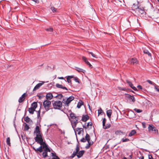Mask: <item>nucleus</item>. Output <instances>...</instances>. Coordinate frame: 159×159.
<instances>
[{
	"label": "nucleus",
	"instance_id": "nucleus-1",
	"mask_svg": "<svg viewBox=\"0 0 159 159\" xmlns=\"http://www.w3.org/2000/svg\"><path fill=\"white\" fill-rule=\"evenodd\" d=\"M67 116H68L69 120L71 122L72 127L75 131V129L78 122L79 117L78 116H76L75 114L72 112L70 114V116L68 115H67Z\"/></svg>",
	"mask_w": 159,
	"mask_h": 159
},
{
	"label": "nucleus",
	"instance_id": "nucleus-2",
	"mask_svg": "<svg viewBox=\"0 0 159 159\" xmlns=\"http://www.w3.org/2000/svg\"><path fill=\"white\" fill-rule=\"evenodd\" d=\"M34 134H36V137L34 139L35 141L38 143H41L43 142V140L42 136V133L40 131L39 127L37 125L34 129Z\"/></svg>",
	"mask_w": 159,
	"mask_h": 159
},
{
	"label": "nucleus",
	"instance_id": "nucleus-3",
	"mask_svg": "<svg viewBox=\"0 0 159 159\" xmlns=\"http://www.w3.org/2000/svg\"><path fill=\"white\" fill-rule=\"evenodd\" d=\"M87 141L88 142V144H87L85 148L87 149H89L90 146L92 145L93 144V142L90 140V138L89 135L88 134H86L85 138H83L80 140V141L84 143Z\"/></svg>",
	"mask_w": 159,
	"mask_h": 159
},
{
	"label": "nucleus",
	"instance_id": "nucleus-4",
	"mask_svg": "<svg viewBox=\"0 0 159 159\" xmlns=\"http://www.w3.org/2000/svg\"><path fill=\"white\" fill-rule=\"evenodd\" d=\"M41 145H42L43 148L44 149V152H43V156L44 158L47 157L48 156L47 152H51V150L48 147V145L46 144L45 142H43L41 143H39Z\"/></svg>",
	"mask_w": 159,
	"mask_h": 159
},
{
	"label": "nucleus",
	"instance_id": "nucleus-5",
	"mask_svg": "<svg viewBox=\"0 0 159 159\" xmlns=\"http://www.w3.org/2000/svg\"><path fill=\"white\" fill-rule=\"evenodd\" d=\"M148 131L149 132H154V133L158 134V132L156 127L152 125H149L148 127Z\"/></svg>",
	"mask_w": 159,
	"mask_h": 159
},
{
	"label": "nucleus",
	"instance_id": "nucleus-6",
	"mask_svg": "<svg viewBox=\"0 0 159 159\" xmlns=\"http://www.w3.org/2000/svg\"><path fill=\"white\" fill-rule=\"evenodd\" d=\"M54 108L60 109L62 106V103L60 101H55L53 103Z\"/></svg>",
	"mask_w": 159,
	"mask_h": 159
},
{
	"label": "nucleus",
	"instance_id": "nucleus-7",
	"mask_svg": "<svg viewBox=\"0 0 159 159\" xmlns=\"http://www.w3.org/2000/svg\"><path fill=\"white\" fill-rule=\"evenodd\" d=\"M51 104V102L48 100H45L43 102V106L47 111L49 110Z\"/></svg>",
	"mask_w": 159,
	"mask_h": 159
},
{
	"label": "nucleus",
	"instance_id": "nucleus-8",
	"mask_svg": "<svg viewBox=\"0 0 159 159\" xmlns=\"http://www.w3.org/2000/svg\"><path fill=\"white\" fill-rule=\"evenodd\" d=\"M74 99V97L73 96H71L68 98L66 100L65 99L63 100L62 102L65 103L67 106H68L69 103Z\"/></svg>",
	"mask_w": 159,
	"mask_h": 159
},
{
	"label": "nucleus",
	"instance_id": "nucleus-9",
	"mask_svg": "<svg viewBox=\"0 0 159 159\" xmlns=\"http://www.w3.org/2000/svg\"><path fill=\"white\" fill-rule=\"evenodd\" d=\"M27 96V94L25 93L23 94L21 97L18 100V102L19 103H21L24 101L25 99V97Z\"/></svg>",
	"mask_w": 159,
	"mask_h": 159
},
{
	"label": "nucleus",
	"instance_id": "nucleus-10",
	"mask_svg": "<svg viewBox=\"0 0 159 159\" xmlns=\"http://www.w3.org/2000/svg\"><path fill=\"white\" fill-rule=\"evenodd\" d=\"M44 83V82L41 81V83H38L34 87L33 89V91H34L38 89Z\"/></svg>",
	"mask_w": 159,
	"mask_h": 159
},
{
	"label": "nucleus",
	"instance_id": "nucleus-11",
	"mask_svg": "<svg viewBox=\"0 0 159 159\" xmlns=\"http://www.w3.org/2000/svg\"><path fill=\"white\" fill-rule=\"evenodd\" d=\"M55 86L57 88L61 89H63L67 91L68 90V89L66 87L61 84H56Z\"/></svg>",
	"mask_w": 159,
	"mask_h": 159
},
{
	"label": "nucleus",
	"instance_id": "nucleus-12",
	"mask_svg": "<svg viewBox=\"0 0 159 159\" xmlns=\"http://www.w3.org/2000/svg\"><path fill=\"white\" fill-rule=\"evenodd\" d=\"M31 147L36 152L39 151L40 153H41L43 151L42 149V148H43L42 145H41V146L37 149H36L34 146H32Z\"/></svg>",
	"mask_w": 159,
	"mask_h": 159
},
{
	"label": "nucleus",
	"instance_id": "nucleus-13",
	"mask_svg": "<svg viewBox=\"0 0 159 159\" xmlns=\"http://www.w3.org/2000/svg\"><path fill=\"white\" fill-rule=\"evenodd\" d=\"M126 82L127 83H128L129 85L130 86V87L131 88L134 90V91H137V88L134 87L132 84V83L130 81H129V80H126Z\"/></svg>",
	"mask_w": 159,
	"mask_h": 159
},
{
	"label": "nucleus",
	"instance_id": "nucleus-14",
	"mask_svg": "<svg viewBox=\"0 0 159 159\" xmlns=\"http://www.w3.org/2000/svg\"><path fill=\"white\" fill-rule=\"evenodd\" d=\"M74 75L68 76L66 77L67 82L70 85H71V79L74 78Z\"/></svg>",
	"mask_w": 159,
	"mask_h": 159
},
{
	"label": "nucleus",
	"instance_id": "nucleus-15",
	"mask_svg": "<svg viewBox=\"0 0 159 159\" xmlns=\"http://www.w3.org/2000/svg\"><path fill=\"white\" fill-rule=\"evenodd\" d=\"M53 95L51 93H48L46 94V98L47 100H51L53 98Z\"/></svg>",
	"mask_w": 159,
	"mask_h": 159
},
{
	"label": "nucleus",
	"instance_id": "nucleus-16",
	"mask_svg": "<svg viewBox=\"0 0 159 159\" xmlns=\"http://www.w3.org/2000/svg\"><path fill=\"white\" fill-rule=\"evenodd\" d=\"M84 153V151L81 150L80 152H79L77 153L78 154L77 155V156L78 158H80L81 157Z\"/></svg>",
	"mask_w": 159,
	"mask_h": 159
},
{
	"label": "nucleus",
	"instance_id": "nucleus-17",
	"mask_svg": "<svg viewBox=\"0 0 159 159\" xmlns=\"http://www.w3.org/2000/svg\"><path fill=\"white\" fill-rule=\"evenodd\" d=\"M82 60L84 62H85V63L87 65H89V67H91L92 66L90 63L88 61L87 58L85 57H83Z\"/></svg>",
	"mask_w": 159,
	"mask_h": 159
},
{
	"label": "nucleus",
	"instance_id": "nucleus-18",
	"mask_svg": "<svg viewBox=\"0 0 159 159\" xmlns=\"http://www.w3.org/2000/svg\"><path fill=\"white\" fill-rule=\"evenodd\" d=\"M136 11L137 12L139 13V14H143L145 12L142 9L140 8H139L138 7V8L136 9Z\"/></svg>",
	"mask_w": 159,
	"mask_h": 159
},
{
	"label": "nucleus",
	"instance_id": "nucleus-19",
	"mask_svg": "<svg viewBox=\"0 0 159 159\" xmlns=\"http://www.w3.org/2000/svg\"><path fill=\"white\" fill-rule=\"evenodd\" d=\"M89 116L88 115H85L82 116L81 120L85 122L89 120Z\"/></svg>",
	"mask_w": 159,
	"mask_h": 159
},
{
	"label": "nucleus",
	"instance_id": "nucleus-20",
	"mask_svg": "<svg viewBox=\"0 0 159 159\" xmlns=\"http://www.w3.org/2000/svg\"><path fill=\"white\" fill-rule=\"evenodd\" d=\"M125 134V132H123L120 130H117L115 131V134L116 135H120L121 134L124 135Z\"/></svg>",
	"mask_w": 159,
	"mask_h": 159
},
{
	"label": "nucleus",
	"instance_id": "nucleus-21",
	"mask_svg": "<svg viewBox=\"0 0 159 159\" xmlns=\"http://www.w3.org/2000/svg\"><path fill=\"white\" fill-rule=\"evenodd\" d=\"M130 62L131 64H134V63H137L138 61L136 58H134L131 59L130 61Z\"/></svg>",
	"mask_w": 159,
	"mask_h": 159
},
{
	"label": "nucleus",
	"instance_id": "nucleus-22",
	"mask_svg": "<svg viewBox=\"0 0 159 159\" xmlns=\"http://www.w3.org/2000/svg\"><path fill=\"white\" fill-rule=\"evenodd\" d=\"M75 70L78 71V72H82L84 73L86 72L85 70L80 68H79L78 67H75Z\"/></svg>",
	"mask_w": 159,
	"mask_h": 159
},
{
	"label": "nucleus",
	"instance_id": "nucleus-23",
	"mask_svg": "<svg viewBox=\"0 0 159 159\" xmlns=\"http://www.w3.org/2000/svg\"><path fill=\"white\" fill-rule=\"evenodd\" d=\"M128 97L129 100H131V101L134 102L135 101V100L134 97L133 96H131L129 94H128Z\"/></svg>",
	"mask_w": 159,
	"mask_h": 159
},
{
	"label": "nucleus",
	"instance_id": "nucleus-24",
	"mask_svg": "<svg viewBox=\"0 0 159 159\" xmlns=\"http://www.w3.org/2000/svg\"><path fill=\"white\" fill-rule=\"evenodd\" d=\"M112 111L111 110H107V116H108L109 118H110L111 114H112Z\"/></svg>",
	"mask_w": 159,
	"mask_h": 159
},
{
	"label": "nucleus",
	"instance_id": "nucleus-25",
	"mask_svg": "<svg viewBox=\"0 0 159 159\" xmlns=\"http://www.w3.org/2000/svg\"><path fill=\"white\" fill-rule=\"evenodd\" d=\"M37 107V103L36 102H33L31 105V107L35 110Z\"/></svg>",
	"mask_w": 159,
	"mask_h": 159
},
{
	"label": "nucleus",
	"instance_id": "nucleus-26",
	"mask_svg": "<svg viewBox=\"0 0 159 159\" xmlns=\"http://www.w3.org/2000/svg\"><path fill=\"white\" fill-rule=\"evenodd\" d=\"M136 131L135 130H132L129 134L128 136L129 137H131L133 136L134 134L136 133Z\"/></svg>",
	"mask_w": 159,
	"mask_h": 159
},
{
	"label": "nucleus",
	"instance_id": "nucleus-27",
	"mask_svg": "<svg viewBox=\"0 0 159 159\" xmlns=\"http://www.w3.org/2000/svg\"><path fill=\"white\" fill-rule=\"evenodd\" d=\"M143 52L144 53L148 55L149 57L150 58H151V53L147 50H144L143 51Z\"/></svg>",
	"mask_w": 159,
	"mask_h": 159
},
{
	"label": "nucleus",
	"instance_id": "nucleus-28",
	"mask_svg": "<svg viewBox=\"0 0 159 159\" xmlns=\"http://www.w3.org/2000/svg\"><path fill=\"white\" fill-rule=\"evenodd\" d=\"M76 130L78 132V134H81L82 132H83V129L82 128H77L76 129Z\"/></svg>",
	"mask_w": 159,
	"mask_h": 159
},
{
	"label": "nucleus",
	"instance_id": "nucleus-29",
	"mask_svg": "<svg viewBox=\"0 0 159 159\" xmlns=\"http://www.w3.org/2000/svg\"><path fill=\"white\" fill-rule=\"evenodd\" d=\"M28 111L30 114H33L34 111H35V109L30 107L29 108Z\"/></svg>",
	"mask_w": 159,
	"mask_h": 159
},
{
	"label": "nucleus",
	"instance_id": "nucleus-30",
	"mask_svg": "<svg viewBox=\"0 0 159 159\" xmlns=\"http://www.w3.org/2000/svg\"><path fill=\"white\" fill-rule=\"evenodd\" d=\"M83 105V102L82 101L80 100L78 103L77 107L78 108H80Z\"/></svg>",
	"mask_w": 159,
	"mask_h": 159
},
{
	"label": "nucleus",
	"instance_id": "nucleus-31",
	"mask_svg": "<svg viewBox=\"0 0 159 159\" xmlns=\"http://www.w3.org/2000/svg\"><path fill=\"white\" fill-rule=\"evenodd\" d=\"M6 143L8 146H11V144L10 143V139L9 137H8L7 139Z\"/></svg>",
	"mask_w": 159,
	"mask_h": 159
},
{
	"label": "nucleus",
	"instance_id": "nucleus-32",
	"mask_svg": "<svg viewBox=\"0 0 159 159\" xmlns=\"http://www.w3.org/2000/svg\"><path fill=\"white\" fill-rule=\"evenodd\" d=\"M92 124V122H88V123L87 125L86 126H84L83 125V127L85 129H86L87 128H88L89 126H91Z\"/></svg>",
	"mask_w": 159,
	"mask_h": 159
},
{
	"label": "nucleus",
	"instance_id": "nucleus-33",
	"mask_svg": "<svg viewBox=\"0 0 159 159\" xmlns=\"http://www.w3.org/2000/svg\"><path fill=\"white\" fill-rule=\"evenodd\" d=\"M88 52L89 54H91V55L93 57L95 58H97V55H95L93 52Z\"/></svg>",
	"mask_w": 159,
	"mask_h": 159
},
{
	"label": "nucleus",
	"instance_id": "nucleus-34",
	"mask_svg": "<svg viewBox=\"0 0 159 159\" xmlns=\"http://www.w3.org/2000/svg\"><path fill=\"white\" fill-rule=\"evenodd\" d=\"M111 127V125L110 124H107L106 125H105V126L103 127L104 129H107Z\"/></svg>",
	"mask_w": 159,
	"mask_h": 159
},
{
	"label": "nucleus",
	"instance_id": "nucleus-35",
	"mask_svg": "<svg viewBox=\"0 0 159 159\" xmlns=\"http://www.w3.org/2000/svg\"><path fill=\"white\" fill-rule=\"evenodd\" d=\"M24 128L25 130L26 131L28 130L29 129V126L26 123L25 124V125L24 127Z\"/></svg>",
	"mask_w": 159,
	"mask_h": 159
},
{
	"label": "nucleus",
	"instance_id": "nucleus-36",
	"mask_svg": "<svg viewBox=\"0 0 159 159\" xmlns=\"http://www.w3.org/2000/svg\"><path fill=\"white\" fill-rule=\"evenodd\" d=\"M40 110H39L37 112V118L38 119L40 120L41 118L40 116Z\"/></svg>",
	"mask_w": 159,
	"mask_h": 159
},
{
	"label": "nucleus",
	"instance_id": "nucleus-37",
	"mask_svg": "<svg viewBox=\"0 0 159 159\" xmlns=\"http://www.w3.org/2000/svg\"><path fill=\"white\" fill-rule=\"evenodd\" d=\"M134 110L137 113H140L142 111V110L139 109H137V108L134 109Z\"/></svg>",
	"mask_w": 159,
	"mask_h": 159
},
{
	"label": "nucleus",
	"instance_id": "nucleus-38",
	"mask_svg": "<svg viewBox=\"0 0 159 159\" xmlns=\"http://www.w3.org/2000/svg\"><path fill=\"white\" fill-rule=\"evenodd\" d=\"M121 141L122 142H125L129 141V139H127V138H125V139L124 138H123L122 139Z\"/></svg>",
	"mask_w": 159,
	"mask_h": 159
},
{
	"label": "nucleus",
	"instance_id": "nucleus-39",
	"mask_svg": "<svg viewBox=\"0 0 159 159\" xmlns=\"http://www.w3.org/2000/svg\"><path fill=\"white\" fill-rule=\"evenodd\" d=\"M45 30L47 31L52 32L53 31V29L52 28H49L46 29Z\"/></svg>",
	"mask_w": 159,
	"mask_h": 159
},
{
	"label": "nucleus",
	"instance_id": "nucleus-40",
	"mask_svg": "<svg viewBox=\"0 0 159 159\" xmlns=\"http://www.w3.org/2000/svg\"><path fill=\"white\" fill-rule=\"evenodd\" d=\"M30 118L27 116L25 118L24 120L27 122H29L30 121Z\"/></svg>",
	"mask_w": 159,
	"mask_h": 159
},
{
	"label": "nucleus",
	"instance_id": "nucleus-41",
	"mask_svg": "<svg viewBox=\"0 0 159 159\" xmlns=\"http://www.w3.org/2000/svg\"><path fill=\"white\" fill-rule=\"evenodd\" d=\"M77 153L76 152H75V151H74L73 152V153H72V155H71V156L70 157L72 158H73V157H74L76 156V155H77Z\"/></svg>",
	"mask_w": 159,
	"mask_h": 159
},
{
	"label": "nucleus",
	"instance_id": "nucleus-42",
	"mask_svg": "<svg viewBox=\"0 0 159 159\" xmlns=\"http://www.w3.org/2000/svg\"><path fill=\"white\" fill-rule=\"evenodd\" d=\"M118 88L120 90L123 91H125L126 90V88H122L120 87H118Z\"/></svg>",
	"mask_w": 159,
	"mask_h": 159
},
{
	"label": "nucleus",
	"instance_id": "nucleus-43",
	"mask_svg": "<svg viewBox=\"0 0 159 159\" xmlns=\"http://www.w3.org/2000/svg\"><path fill=\"white\" fill-rule=\"evenodd\" d=\"M106 120L105 118L103 119L102 121V125L103 126H105V125L106 123Z\"/></svg>",
	"mask_w": 159,
	"mask_h": 159
},
{
	"label": "nucleus",
	"instance_id": "nucleus-44",
	"mask_svg": "<svg viewBox=\"0 0 159 159\" xmlns=\"http://www.w3.org/2000/svg\"><path fill=\"white\" fill-rule=\"evenodd\" d=\"M74 80L75 82H76L78 83H80L79 80L78 79V78L77 77H74Z\"/></svg>",
	"mask_w": 159,
	"mask_h": 159
},
{
	"label": "nucleus",
	"instance_id": "nucleus-45",
	"mask_svg": "<svg viewBox=\"0 0 159 159\" xmlns=\"http://www.w3.org/2000/svg\"><path fill=\"white\" fill-rule=\"evenodd\" d=\"M75 150H76V151L75 152H76L77 153H78V152H79V151L80 150V148H79L78 145H77L76 146Z\"/></svg>",
	"mask_w": 159,
	"mask_h": 159
},
{
	"label": "nucleus",
	"instance_id": "nucleus-46",
	"mask_svg": "<svg viewBox=\"0 0 159 159\" xmlns=\"http://www.w3.org/2000/svg\"><path fill=\"white\" fill-rule=\"evenodd\" d=\"M98 111V115L101 114L103 112L101 108H100Z\"/></svg>",
	"mask_w": 159,
	"mask_h": 159
},
{
	"label": "nucleus",
	"instance_id": "nucleus-47",
	"mask_svg": "<svg viewBox=\"0 0 159 159\" xmlns=\"http://www.w3.org/2000/svg\"><path fill=\"white\" fill-rule=\"evenodd\" d=\"M57 97L59 99H61L63 97V95L61 94H58L57 96H56V97Z\"/></svg>",
	"mask_w": 159,
	"mask_h": 159
},
{
	"label": "nucleus",
	"instance_id": "nucleus-48",
	"mask_svg": "<svg viewBox=\"0 0 159 159\" xmlns=\"http://www.w3.org/2000/svg\"><path fill=\"white\" fill-rule=\"evenodd\" d=\"M51 10H52V11L53 12H55L56 11L57 9L53 7H51Z\"/></svg>",
	"mask_w": 159,
	"mask_h": 159
},
{
	"label": "nucleus",
	"instance_id": "nucleus-49",
	"mask_svg": "<svg viewBox=\"0 0 159 159\" xmlns=\"http://www.w3.org/2000/svg\"><path fill=\"white\" fill-rule=\"evenodd\" d=\"M58 79L61 80H64L65 82H66V81L65 79H64V78L62 77H59L58 78Z\"/></svg>",
	"mask_w": 159,
	"mask_h": 159
},
{
	"label": "nucleus",
	"instance_id": "nucleus-50",
	"mask_svg": "<svg viewBox=\"0 0 159 159\" xmlns=\"http://www.w3.org/2000/svg\"><path fill=\"white\" fill-rule=\"evenodd\" d=\"M142 125L143 126V127L144 128H145L146 127V124L145 122H143L142 123Z\"/></svg>",
	"mask_w": 159,
	"mask_h": 159
},
{
	"label": "nucleus",
	"instance_id": "nucleus-51",
	"mask_svg": "<svg viewBox=\"0 0 159 159\" xmlns=\"http://www.w3.org/2000/svg\"><path fill=\"white\" fill-rule=\"evenodd\" d=\"M51 154H52V157H56V156H57L56 155V154L55 152H52Z\"/></svg>",
	"mask_w": 159,
	"mask_h": 159
},
{
	"label": "nucleus",
	"instance_id": "nucleus-52",
	"mask_svg": "<svg viewBox=\"0 0 159 159\" xmlns=\"http://www.w3.org/2000/svg\"><path fill=\"white\" fill-rule=\"evenodd\" d=\"M147 81L149 84H153V83H152V82L150 80H147Z\"/></svg>",
	"mask_w": 159,
	"mask_h": 159
},
{
	"label": "nucleus",
	"instance_id": "nucleus-53",
	"mask_svg": "<svg viewBox=\"0 0 159 159\" xmlns=\"http://www.w3.org/2000/svg\"><path fill=\"white\" fill-rule=\"evenodd\" d=\"M137 88L139 89H142V87L140 85H139L137 86Z\"/></svg>",
	"mask_w": 159,
	"mask_h": 159
},
{
	"label": "nucleus",
	"instance_id": "nucleus-54",
	"mask_svg": "<svg viewBox=\"0 0 159 159\" xmlns=\"http://www.w3.org/2000/svg\"><path fill=\"white\" fill-rule=\"evenodd\" d=\"M148 159H153V158L151 155H148Z\"/></svg>",
	"mask_w": 159,
	"mask_h": 159
},
{
	"label": "nucleus",
	"instance_id": "nucleus-55",
	"mask_svg": "<svg viewBox=\"0 0 159 159\" xmlns=\"http://www.w3.org/2000/svg\"><path fill=\"white\" fill-rule=\"evenodd\" d=\"M52 159H60L57 156H56V157H52Z\"/></svg>",
	"mask_w": 159,
	"mask_h": 159
},
{
	"label": "nucleus",
	"instance_id": "nucleus-56",
	"mask_svg": "<svg viewBox=\"0 0 159 159\" xmlns=\"http://www.w3.org/2000/svg\"><path fill=\"white\" fill-rule=\"evenodd\" d=\"M155 89H156L157 91H158L159 92V89L156 86H155L154 87Z\"/></svg>",
	"mask_w": 159,
	"mask_h": 159
},
{
	"label": "nucleus",
	"instance_id": "nucleus-57",
	"mask_svg": "<svg viewBox=\"0 0 159 159\" xmlns=\"http://www.w3.org/2000/svg\"><path fill=\"white\" fill-rule=\"evenodd\" d=\"M144 157L143 156H141V157H139V159H144Z\"/></svg>",
	"mask_w": 159,
	"mask_h": 159
},
{
	"label": "nucleus",
	"instance_id": "nucleus-58",
	"mask_svg": "<svg viewBox=\"0 0 159 159\" xmlns=\"http://www.w3.org/2000/svg\"><path fill=\"white\" fill-rule=\"evenodd\" d=\"M32 0L34 1V2H35L36 3L39 2L38 0Z\"/></svg>",
	"mask_w": 159,
	"mask_h": 159
},
{
	"label": "nucleus",
	"instance_id": "nucleus-59",
	"mask_svg": "<svg viewBox=\"0 0 159 159\" xmlns=\"http://www.w3.org/2000/svg\"><path fill=\"white\" fill-rule=\"evenodd\" d=\"M129 157L130 159L132 158V155H130L129 156Z\"/></svg>",
	"mask_w": 159,
	"mask_h": 159
},
{
	"label": "nucleus",
	"instance_id": "nucleus-60",
	"mask_svg": "<svg viewBox=\"0 0 159 159\" xmlns=\"http://www.w3.org/2000/svg\"><path fill=\"white\" fill-rule=\"evenodd\" d=\"M43 64H42V65H40L39 66H43Z\"/></svg>",
	"mask_w": 159,
	"mask_h": 159
},
{
	"label": "nucleus",
	"instance_id": "nucleus-61",
	"mask_svg": "<svg viewBox=\"0 0 159 159\" xmlns=\"http://www.w3.org/2000/svg\"><path fill=\"white\" fill-rule=\"evenodd\" d=\"M122 159H127V158L125 157H124Z\"/></svg>",
	"mask_w": 159,
	"mask_h": 159
},
{
	"label": "nucleus",
	"instance_id": "nucleus-62",
	"mask_svg": "<svg viewBox=\"0 0 159 159\" xmlns=\"http://www.w3.org/2000/svg\"><path fill=\"white\" fill-rule=\"evenodd\" d=\"M157 1L159 2V0H157Z\"/></svg>",
	"mask_w": 159,
	"mask_h": 159
},
{
	"label": "nucleus",
	"instance_id": "nucleus-63",
	"mask_svg": "<svg viewBox=\"0 0 159 159\" xmlns=\"http://www.w3.org/2000/svg\"><path fill=\"white\" fill-rule=\"evenodd\" d=\"M26 159H27L26 158Z\"/></svg>",
	"mask_w": 159,
	"mask_h": 159
}]
</instances>
